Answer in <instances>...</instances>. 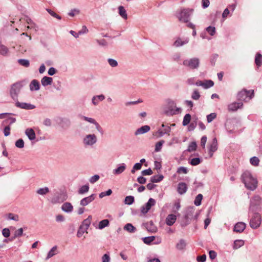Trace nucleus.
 <instances>
[{
  "label": "nucleus",
  "mask_w": 262,
  "mask_h": 262,
  "mask_svg": "<svg viewBox=\"0 0 262 262\" xmlns=\"http://www.w3.org/2000/svg\"><path fill=\"white\" fill-rule=\"evenodd\" d=\"M107 62L109 65L112 68H116L118 66L117 61L113 58H108Z\"/></svg>",
  "instance_id": "nucleus-43"
},
{
  "label": "nucleus",
  "mask_w": 262,
  "mask_h": 262,
  "mask_svg": "<svg viewBox=\"0 0 262 262\" xmlns=\"http://www.w3.org/2000/svg\"><path fill=\"white\" fill-rule=\"evenodd\" d=\"M53 82V78L50 77L44 76L41 79V83L43 86L51 85Z\"/></svg>",
  "instance_id": "nucleus-25"
},
{
  "label": "nucleus",
  "mask_w": 262,
  "mask_h": 262,
  "mask_svg": "<svg viewBox=\"0 0 262 262\" xmlns=\"http://www.w3.org/2000/svg\"><path fill=\"white\" fill-rule=\"evenodd\" d=\"M100 177L98 174H95L92 177H91L89 180V181L91 183L94 184L99 180Z\"/></svg>",
  "instance_id": "nucleus-62"
},
{
  "label": "nucleus",
  "mask_w": 262,
  "mask_h": 262,
  "mask_svg": "<svg viewBox=\"0 0 262 262\" xmlns=\"http://www.w3.org/2000/svg\"><path fill=\"white\" fill-rule=\"evenodd\" d=\"M126 168V164L125 163H122L119 165L117 168L113 169V173L115 175L120 174L125 170Z\"/></svg>",
  "instance_id": "nucleus-21"
},
{
  "label": "nucleus",
  "mask_w": 262,
  "mask_h": 262,
  "mask_svg": "<svg viewBox=\"0 0 262 262\" xmlns=\"http://www.w3.org/2000/svg\"><path fill=\"white\" fill-rule=\"evenodd\" d=\"M193 10L192 9H182L177 15V17L180 21L184 23H187L189 20V17L192 13Z\"/></svg>",
  "instance_id": "nucleus-4"
},
{
  "label": "nucleus",
  "mask_w": 262,
  "mask_h": 262,
  "mask_svg": "<svg viewBox=\"0 0 262 262\" xmlns=\"http://www.w3.org/2000/svg\"><path fill=\"white\" fill-rule=\"evenodd\" d=\"M214 84L212 80H208L203 82V87L205 89H208L212 87Z\"/></svg>",
  "instance_id": "nucleus-44"
},
{
  "label": "nucleus",
  "mask_w": 262,
  "mask_h": 262,
  "mask_svg": "<svg viewBox=\"0 0 262 262\" xmlns=\"http://www.w3.org/2000/svg\"><path fill=\"white\" fill-rule=\"evenodd\" d=\"M163 179L162 175L154 176L150 178V181L152 183H158L162 181Z\"/></svg>",
  "instance_id": "nucleus-37"
},
{
  "label": "nucleus",
  "mask_w": 262,
  "mask_h": 262,
  "mask_svg": "<svg viewBox=\"0 0 262 262\" xmlns=\"http://www.w3.org/2000/svg\"><path fill=\"white\" fill-rule=\"evenodd\" d=\"M250 163L253 166H257L259 164V159L256 157H253L250 159Z\"/></svg>",
  "instance_id": "nucleus-50"
},
{
  "label": "nucleus",
  "mask_w": 262,
  "mask_h": 262,
  "mask_svg": "<svg viewBox=\"0 0 262 262\" xmlns=\"http://www.w3.org/2000/svg\"><path fill=\"white\" fill-rule=\"evenodd\" d=\"M191 120V115L189 114H186L183 118V125L184 126L187 125L190 122Z\"/></svg>",
  "instance_id": "nucleus-40"
},
{
  "label": "nucleus",
  "mask_w": 262,
  "mask_h": 262,
  "mask_svg": "<svg viewBox=\"0 0 262 262\" xmlns=\"http://www.w3.org/2000/svg\"><path fill=\"white\" fill-rule=\"evenodd\" d=\"M50 190L48 187H45L43 188H40L37 190L36 193L41 195H45L49 192Z\"/></svg>",
  "instance_id": "nucleus-34"
},
{
  "label": "nucleus",
  "mask_w": 262,
  "mask_h": 262,
  "mask_svg": "<svg viewBox=\"0 0 262 262\" xmlns=\"http://www.w3.org/2000/svg\"><path fill=\"white\" fill-rule=\"evenodd\" d=\"M183 65L191 70L196 69L199 67L200 60L196 57L186 59L183 61Z\"/></svg>",
  "instance_id": "nucleus-7"
},
{
  "label": "nucleus",
  "mask_w": 262,
  "mask_h": 262,
  "mask_svg": "<svg viewBox=\"0 0 262 262\" xmlns=\"http://www.w3.org/2000/svg\"><path fill=\"white\" fill-rule=\"evenodd\" d=\"M112 193V191L111 189H108L106 191L102 192L99 194V198H102L105 196L110 195Z\"/></svg>",
  "instance_id": "nucleus-61"
},
{
  "label": "nucleus",
  "mask_w": 262,
  "mask_h": 262,
  "mask_svg": "<svg viewBox=\"0 0 262 262\" xmlns=\"http://www.w3.org/2000/svg\"><path fill=\"white\" fill-rule=\"evenodd\" d=\"M118 11H119V15L124 19H127V14L126 13V11L124 8L122 6H120L118 7Z\"/></svg>",
  "instance_id": "nucleus-32"
},
{
  "label": "nucleus",
  "mask_w": 262,
  "mask_h": 262,
  "mask_svg": "<svg viewBox=\"0 0 262 262\" xmlns=\"http://www.w3.org/2000/svg\"><path fill=\"white\" fill-rule=\"evenodd\" d=\"M150 127L148 125H144L138 128L135 132V135L138 136L147 133L150 130Z\"/></svg>",
  "instance_id": "nucleus-18"
},
{
  "label": "nucleus",
  "mask_w": 262,
  "mask_h": 262,
  "mask_svg": "<svg viewBox=\"0 0 262 262\" xmlns=\"http://www.w3.org/2000/svg\"><path fill=\"white\" fill-rule=\"evenodd\" d=\"M15 146L19 148H21L24 146V142L22 139H19L15 142Z\"/></svg>",
  "instance_id": "nucleus-60"
},
{
  "label": "nucleus",
  "mask_w": 262,
  "mask_h": 262,
  "mask_svg": "<svg viewBox=\"0 0 262 262\" xmlns=\"http://www.w3.org/2000/svg\"><path fill=\"white\" fill-rule=\"evenodd\" d=\"M109 225V221L107 219L103 220L100 221L98 224V227H96V228H98L100 230H101L104 228L106 227H107Z\"/></svg>",
  "instance_id": "nucleus-33"
},
{
  "label": "nucleus",
  "mask_w": 262,
  "mask_h": 262,
  "mask_svg": "<svg viewBox=\"0 0 262 262\" xmlns=\"http://www.w3.org/2000/svg\"><path fill=\"white\" fill-rule=\"evenodd\" d=\"M164 114L167 116H173L181 113L182 109L176 105L175 101L167 99L163 107Z\"/></svg>",
  "instance_id": "nucleus-1"
},
{
  "label": "nucleus",
  "mask_w": 262,
  "mask_h": 262,
  "mask_svg": "<svg viewBox=\"0 0 262 262\" xmlns=\"http://www.w3.org/2000/svg\"><path fill=\"white\" fill-rule=\"evenodd\" d=\"M216 117L215 113H211L207 116V120L208 123H210Z\"/></svg>",
  "instance_id": "nucleus-56"
},
{
  "label": "nucleus",
  "mask_w": 262,
  "mask_h": 262,
  "mask_svg": "<svg viewBox=\"0 0 262 262\" xmlns=\"http://www.w3.org/2000/svg\"><path fill=\"white\" fill-rule=\"evenodd\" d=\"M254 96V91L243 90L240 91L237 96V99L240 101H248Z\"/></svg>",
  "instance_id": "nucleus-6"
},
{
  "label": "nucleus",
  "mask_w": 262,
  "mask_h": 262,
  "mask_svg": "<svg viewBox=\"0 0 262 262\" xmlns=\"http://www.w3.org/2000/svg\"><path fill=\"white\" fill-rule=\"evenodd\" d=\"M201 160L199 158H193L191 160L190 163L193 166H196L200 164Z\"/></svg>",
  "instance_id": "nucleus-63"
},
{
  "label": "nucleus",
  "mask_w": 262,
  "mask_h": 262,
  "mask_svg": "<svg viewBox=\"0 0 262 262\" xmlns=\"http://www.w3.org/2000/svg\"><path fill=\"white\" fill-rule=\"evenodd\" d=\"M243 103L242 102H234L228 105V108L229 111H236L242 107Z\"/></svg>",
  "instance_id": "nucleus-15"
},
{
  "label": "nucleus",
  "mask_w": 262,
  "mask_h": 262,
  "mask_svg": "<svg viewBox=\"0 0 262 262\" xmlns=\"http://www.w3.org/2000/svg\"><path fill=\"white\" fill-rule=\"evenodd\" d=\"M60 126L63 128H67L70 126L71 122L69 119L68 118H60Z\"/></svg>",
  "instance_id": "nucleus-26"
},
{
  "label": "nucleus",
  "mask_w": 262,
  "mask_h": 262,
  "mask_svg": "<svg viewBox=\"0 0 262 262\" xmlns=\"http://www.w3.org/2000/svg\"><path fill=\"white\" fill-rule=\"evenodd\" d=\"M80 13V10L77 9H73L71 10L69 13L68 15L71 17H74L75 15Z\"/></svg>",
  "instance_id": "nucleus-58"
},
{
  "label": "nucleus",
  "mask_w": 262,
  "mask_h": 262,
  "mask_svg": "<svg viewBox=\"0 0 262 262\" xmlns=\"http://www.w3.org/2000/svg\"><path fill=\"white\" fill-rule=\"evenodd\" d=\"M156 204V201L152 198H150L145 205L141 207V211L143 214H145L150 209L151 207Z\"/></svg>",
  "instance_id": "nucleus-11"
},
{
  "label": "nucleus",
  "mask_w": 262,
  "mask_h": 262,
  "mask_svg": "<svg viewBox=\"0 0 262 262\" xmlns=\"http://www.w3.org/2000/svg\"><path fill=\"white\" fill-rule=\"evenodd\" d=\"M197 145L195 142H192L189 145L187 151L189 152H191L195 151L196 149Z\"/></svg>",
  "instance_id": "nucleus-46"
},
{
  "label": "nucleus",
  "mask_w": 262,
  "mask_h": 262,
  "mask_svg": "<svg viewBox=\"0 0 262 262\" xmlns=\"http://www.w3.org/2000/svg\"><path fill=\"white\" fill-rule=\"evenodd\" d=\"M141 168H142L141 163H137L134 165L132 169L131 170V172L132 173H134L135 172L136 170H140L141 169Z\"/></svg>",
  "instance_id": "nucleus-53"
},
{
  "label": "nucleus",
  "mask_w": 262,
  "mask_h": 262,
  "mask_svg": "<svg viewBox=\"0 0 262 262\" xmlns=\"http://www.w3.org/2000/svg\"><path fill=\"white\" fill-rule=\"evenodd\" d=\"M61 209L65 212L70 213L72 212L73 210V207L70 203L66 202L62 205Z\"/></svg>",
  "instance_id": "nucleus-23"
},
{
  "label": "nucleus",
  "mask_w": 262,
  "mask_h": 262,
  "mask_svg": "<svg viewBox=\"0 0 262 262\" xmlns=\"http://www.w3.org/2000/svg\"><path fill=\"white\" fill-rule=\"evenodd\" d=\"M92 220V215H89L88 217L83 220L82 222L81 225H80L81 227H84L87 229L90 227V225L91 223Z\"/></svg>",
  "instance_id": "nucleus-28"
},
{
  "label": "nucleus",
  "mask_w": 262,
  "mask_h": 262,
  "mask_svg": "<svg viewBox=\"0 0 262 262\" xmlns=\"http://www.w3.org/2000/svg\"><path fill=\"white\" fill-rule=\"evenodd\" d=\"M89 190V185H84L82 186L78 190V193L80 194H83L88 192Z\"/></svg>",
  "instance_id": "nucleus-38"
},
{
  "label": "nucleus",
  "mask_w": 262,
  "mask_h": 262,
  "mask_svg": "<svg viewBox=\"0 0 262 262\" xmlns=\"http://www.w3.org/2000/svg\"><path fill=\"white\" fill-rule=\"evenodd\" d=\"M217 149V142L216 138H214L209 146V155L212 157L213 153Z\"/></svg>",
  "instance_id": "nucleus-12"
},
{
  "label": "nucleus",
  "mask_w": 262,
  "mask_h": 262,
  "mask_svg": "<svg viewBox=\"0 0 262 262\" xmlns=\"http://www.w3.org/2000/svg\"><path fill=\"white\" fill-rule=\"evenodd\" d=\"M29 88L31 91L39 90L40 89L39 82L36 79L32 80L29 84Z\"/></svg>",
  "instance_id": "nucleus-22"
},
{
  "label": "nucleus",
  "mask_w": 262,
  "mask_h": 262,
  "mask_svg": "<svg viewBox=\"0 0 262 262\" xmlns=\"http://www.w3.org/2000/svg\"><path fill=\"white\" fill-rule=\"evenodd\" d=\"M177 216L173 214H170L166 218L165 222L168 226H172L176 222Z\"/></svg>",
  "instance_id": "nucleus-20"
},
{
  "label": "nucleus",
  "mask_w": 262,
  "mask_h": 262,
  "mask_svg": "<svg viewBox=\"0 0 262 262\" xmlns=\"http://www.w3.org/2000/svg\"><path fill=\"white\" fill-rule=\"evenodd\" d=\"M79 118L81 120L85 121L90 123L93 124L95 125L97 130L100 134H103V130L100 124L93 118L86 117L83 115H80Z\"/></svg>",
  "instance_id": "nucleus-8"
},
{
  "label": "nucleus",
  "mask_w": 262,
  "mask_h": 262,
  "mask_svg": "<svg viewBox=\"0 0 262 262\" xmlns=\"http://www.w3.org/2000/svg\"><path fill=\"white\" fill-rule=\"evenodd\" d=\"M186 245V243L184 239H180L176 245V248L180 250H183Z\"/></svg>",
  "instance_id": "nucleus-36"
},
{
  "label": "nucleus",
  "mask_w": 262,
  "mask_h": 262,
  "mask_svg": "<svg viewBox=\"0 0 262 262\" xmlns=\"http://www.w3.org/2000/svg\"><path fill=\"white\" fill-rule=\"evenodd\" d=\"M105 99V96L103 94L99 95H96L92 97V103L94 105H97L100 103Z\"/></svg>",
  "instance_id": "nucleus-17"
},
{
  "label": "nucleus",
  "mask_w": 262,
  "mask_h": 262,
  "mask_svg": "<svg viewBox=\"0 0 262 262\" xmlns=\"http://www.w3.org/2000/svg\"><path fill=\"white\" fill-rule=\"evenodd\" d=\"M242 179L247 189L254 190L257 187V181L256 178L250 171H245L242 176Z\"/></svg>",
  "instance_id": "nucleus-2"
},
{
  "label": "nucleus",
  "mask_w": 262,
  "mask_h": 262,
  "mask_svg": "<svg viewBox=\"0 0 262 262\" xmlns=\"http://www.w3.org/2000/svg\"><path fill=\"white\" fill-rule=\"evenodd\" d=\"M8 219L15 221H18L19 216L17 214H14L13 213H10L8 214Z\"/></svg>",
  "instance_id": "nucleus-51"
},
{
  "label": "nucleus",
  "mask_w": 262,
  "mask_h": 262,
  "mask_svg": "<svg viewBox=\"0 0 262 262\" xmlns=\"http://www.w3.org/2000/svg\"><path fill=\"white\" fill-rule=\"evenodd\" d=\"M164 143V140H161L157 142L155 145V151L159 152L161 150L162 146L163 144Z\"/></svg>",
  "instance_id": "nucleus-45"
},
{
  "label": "nucleus",
  "mask_w": 262,
  "mask_h": 262,
  "mask_svg": "<svg viewBox=\"0 0 262 262\" xmlns=\"http://www.w3.org/2000/svg\"><path fill=\"white\" fill-rule=\"evenodd\" d=\"M24 19L29 26H30V28H33V29L36 31L37 30L38 26L30 17L27 16Z\"/></svg>",
  "instance_id": "nucleus-30"
},
{
  "label": "nucleus",
  "mask_w": 262,
  "mask_h": 262,
  "mask_svg": "<svg viewBox=\"0 0 262 262\" xmlns=\"http://www.w3.org/2000/svg\"><path fill=\"white\" fill-rule=\"evenodd\" d=\"M23 85L21 82H17L13 84L11 86L10 94L11 98L15 100L17 99L18 94L20 92Z\"/></svg>",
  "instance_id": "nucleus-5"
},
{
  "label": "nucleus",
  "mask_w": 262,
  "mask_h": 262,
  "mask_svg": "<svg viewBox=\"0 0 262 262\" xmlns=\"http://www.w3.org/2000/svg\"><path fill=\"white\" fill-rule=\"evenodd\" d=\"M161 127L162 128H163V129H162V130L164 132V133L166 134H167V135H169V133L171 131L170 126H169L168 125H166L164 123H162V125H161Z\"/></svg>",
  "instance_id": "nucleus-48"
},
{
  "label": "nucleus",
  "mask_w": 262,
  "mask_h": 262,
  "mask_svg": "<svg viewBox=\"0 0 262 262\" xmlns=\"http://www.w3.org/2000/svg\"><path fill=\"white\" fill-rule=\"evenodd\" d=\"M96 42L101 47H106L107 46V42L105 39H96Z\"/></svg>",
  "instance_id": "nucleus-59"
},
{
  "label": "nucleus",
  "mask_w": 262,
  "mask_h": 262,
  "mask_svg": "<svg viewBox=\"0 0 262 262\" xmlns=\"http://www.w3.org/2000/svg\"><path fill=\"white\" fill-rule=\"evenodd\" d=\"M203 199V195L201 194H199L197 195V196L195 198V199L194 200V204L198 206L201 205V201Z\"/></svg>",
  "instance_id": "nucleus-49"
},
{
  "label": "nucleus",
  "mask_w": 262,
  "mask_h": 262,
  "mask_svg": "<svg viewBox=\"0 0 262 262\" xmlns=\"http://www.w3.org/2000/svg\"><path fill=\"white\" fill-rule=\"evenodd\" d=\"M261 223L260 215L257 213H254L250 221V225L253 229L257 228Z\"/></svg>",
  "instance_id": "nucleus-9"
},
{
  "label": "nucleus",
  "mask_w": 262,
  "mask_h": 262,
  "mask_svg": "<svg viewBox=\"0 0 262 262\" xmlns=\"http://www.w3.org/2000/svg\"><path fill=\"white\" fill-rule=\"evenodd\" d=\"M87 230H88L87 229H86L84 227H82L80 226L78 229V231H77V237H81L84 233H88Z\"/></svg>",
  "instance_id": "nucleus-41"
},
{
  "label": "nucleus",
  "mask_w": 262,
  "mask_h": 262,
  "mask_svg": "<svg viewBox=\"0 0 262 262\" xmlns=\"http://www.w3.org/2000/svg\"><path fill=\"white\" fill-rule=\"evenodd\" d=\"M246 228V225L243 222H239L234 226V231L237 232H243Z\"/></svg>",
  "instance_id": "nucleus-27"
},
{
  "label": "nucleus",
  "mask_w": 262,
  "mask_h": 262,
  "mask_svg": "<svg viewBox=\"0 0 262 262\" xmlns=\"http://www.w3.org/2000/svg\"><path fill=\"white\" fill-rule=\"evenodd\" d=\"M19 64L25 67H28L30 65V62L28 60L25 59H19L18 60Z\"/></svg>",
  "instance_id": "nucleus-42"
},
{
  "label": "nucleus",
  "mask_w": 262,
  "mask_h": 262,
  "mask_svg": "<svg viewBox=\"0 0 262 262\" xmlns=\"http://www.w3.org/2000/svg\"><path fill=\"white\" fill-rule=\"evenodd\" d=\"M124 229L129 233H135L136 231V228L130 223L126 224Z\"/></svg>",
  "instance_id": "nucleus-31"
},
{
  "label": "nucleus",
  "mask_w": 262,
  "mask_h": 262,
  "mask_svg": "<svg viewBox=\"0 0 262 262\" xmlns=\"http://www.w3.org/2000/svg\"><path fill=\"white\" fill-rule=\"evenodd\" d=\"M179 143H180V141L179 139V138L178 137H174L171 139L170 141L168 143V145L171 146L174 144Z\"/></svg>",
  "instance_id": "nucleus-54"
},
{
  "label": "nucleus",
  "mask_w": 262,
  "mask_h": 262,
  "mask_svg": "<svg viewBox=\"0 0 262 262\" xmlns=\"http://www.w3.org/2000/svg\"><path fill=\"white\" fill-rule=\"evenodd\" d=\"M244 244V242L243 240H236L234 243V248L238 249L242 246Z\"/></svg>",
  "instance_id": "nucleus-52"
},
{
  "label": "nucleus",
  "mask_w": 262,
  "mask_h": 262,
  "mask_svg": "<svg viewBox=\"0 0 262 262\" xmlns=\"http://www.w3.org/2000/svg\"><path fill=\"white\" fill-rule=\"evenodd\" d=\"M189 39L186 37L182 39L181 38H178L173 43V46L176 47H180L183 46L189 42Z\"/></svg>",
  "instance_id": "nucleus-14"
},
{
  "label": "nucleus",
  "mask_w": 262,
  "mask_h": 262,
  "mask_svg": "<svg viewBox=\"0 0 262 262\" xmlns=\"http://www.w3.org/2000/svg\"><path fill=\"white\" fill-rule=\"evenodd\" d=\"M111 258L108 254L105 253L102 257V262H110Z\"/></svg>",
  "instance_id": "nucleus-64"
},
{
  "label": "nucleus",
  "mask_w": 262,
  "mask_h": 262,
  "mask_svg": "<svg viewBox=\"0 0 262 262\" xmlns=\"http://www.w3.org/2000/svg\"><path fill=\"white\" fill-rule=\"evenodd\" d=\"M58 253V251L57 249V246H55L48 252L46 259H48L53 256L57 254Z\"/></svg>",
  "instance_id": "nucleus-29"
},
{
  "label": "nucleus",
  "mask_w": 262,
  "mask_h": 262,
  "mask_svg": "<svg viewBox=\"0 0 262 262\" xmlns=\"http://www.w3.org/2000/svg\"><path fill=\"white\" fill-rule=\"evenodd\" d=\"M95 194H92L89 196L83 198L80 202V205L82 206L88 205L95 200Z\"/></svg>",
  "instance_id": "nucleus-13"
},
{
  "label": "nucleus",
  "mask_w": 262,
  "mask_h": 262,
  "mask_svg": "<svg viewBox=\"0 0 262 262\" xmlns=\"http://www.w3.org/2000/svg\"><path fill=\"white\" fill-rule=\"evenodd\" d=\"M97 141L98 138L95 134H86L82 139V144L85 147H92Z\"/></svg>",
  "instance_id": "nucleus-3"
},
{
  "label": "nucleus",
  "mask_w": 262,
  "mask_h": 262,
  "mask_svg": "<svg viewBox=\"0 0 262 262\" xmlns=\"http://www.w3.org/2000/svg\"><path fill=\"white\" fill-rule=\"evenodd\" d=\"M261 199L258 196H254L251 200L250 206V210L253 212L257 210L258 206L260 204Z\"/></svg>",
  "instance_id": "nucleus-10"
},
{
  "label": "nucleus",
  "mask_w": 262,
  "mask_h": 262,
  "mask_svg": "<svg viewBox=\"0 0 262 262\" xmlns=\"http://www.w3.org/2000/svg\"><path fill=\"white\" fill-rule=\"evenodd\" d=\"M25 134L31 141L34 140L36 138V135L32 128H27L26 129Z\"/></svg>",
  "instance_id": "nucleus-24"
},
{
  "label": "nucleus",
  "mask_w": 262,
  "mask_h": 262,
  "mask_svg": "<svg viewBox=\"0 0 262 262\" xmlns=\"http://www.w3.org/2000/svg\"><path fill=\"white\" fill-rule=\"evenodd\" d=\"M255 63L259 67L262 64V55L259 53H257L255 58Z\"/></svg>",
  "instance_id": "nucleus-35"
},
{
  "label": "nucleus",
  "mask_w": 262,
  "mask_h": 262,
  "mask_svg": "<svg viewBox=\"0 0 262 262\" xmlns=\"http://www.w3.org/2000/svg\"><path fill=\"white\" fill-rule=\"evenodd\" d=\"M200 97V94L199 92H198V91L194 90L192 94L191 98L193 100H197L199 99Z\"/></svg>",
  "instance_id": "nucleus-57"
},
{
  "label": "nucleus",
  "mask_w": 262,
  "mask_h": 262,
  "mask_svg": "<svg viewBox=\"0 0 262 262\" xmlns=\"http://www.w3.org/2000/svg\"><path fill=\"white\" fill-rule=\"evenodd\" d=\"M16 106L18 107L26 110H32L35 107V105L30 103L19 102H17L16 103Z\"/></svg>",
  "instance_id": "nucleus-16"
},
{
  "label": "nucleus",
  "mask_w": 262,
  "mask_h": 262,
  "mask_svg": "<svg viewBox=\"0 0 262 262\" xmlns=\"http://www.w3.org/2000/svg\"><path fill=\"white\" fill-rule=\"evenodd\" d=\"M206 31L211 36L214 35L216 32L215 28L212 26H209L206 28Z\"/></svg>",
  "instance_id": "nucleus-47"
},
{
  "label": "nucleus",
  "mask_w": 262,
  "mask_h": 262,
  "mask_svg": "<svg viewBox=\"0 0 262 262\" xmlns=\"http://www.w3.org/2000/svg\"><path fill=\"white\" fill-rule=\"evenodd\" d=\"M187 188L186 183L181 182L178 184L177 191L180 194L182 195L186 192Z\"/></svg>",
  "instance_id": "nucleus-19"
},
{
  "label": "nucleus",
  "mask_w": 262,
  "mask_h": 262,
  "mask_svg": "<svg viewBox=\"0 0 262 262\" xmlns=\"http://www.w3.org/2000/svg\"><path fill=\"white\" fill-rule=\"evenodd\" d=\"M155 239V237L154 236H151L144 237L143 239V241H144V243H145L146 244H149L151 242H152Z\"/></svg>",
  "instance_id": "nucleus-55"
},
{
  "label": "nucleus",
  "mask_w": 262,
  "mask_h": 262,
  "mask_svg": "<svg viewBox=\"0 0 262 262\" xmlns=\"http://www.w3.org/2000/svg\"><path fill=\"white\" fill-rule=\"evenodd\" d=\"M134 197L132 195H129L125 197L124 203L126 205H130L134 202Z\"/></svg>",
  "instance_id": "nucleus-39"
}]
</instances>
